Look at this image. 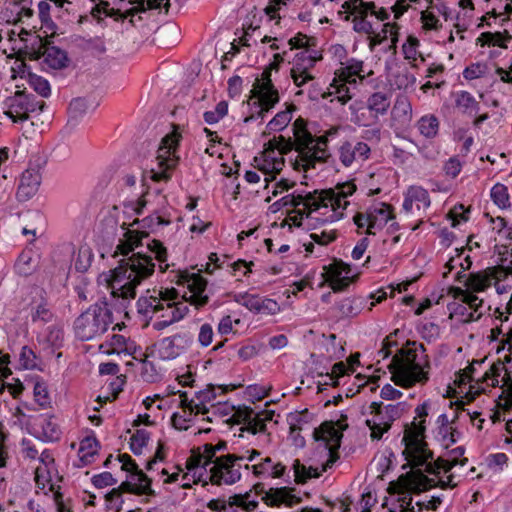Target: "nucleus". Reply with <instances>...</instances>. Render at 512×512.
<instances>
[{"mask_svg":"<svg viewBox=\"0 0 512 512\" xmlns=\"http://www.w3.org/2000/svg\"><path fill=\"white\" fill-rule=\"evenodd\" d=\"M356 190V184L350 180L326 190L288 194L280 198V202L287 212L293 209L300 219L307 217L320 223H332L343 219L350 204L348 197Z\"/></svg>","mask_w":512,"mask_h":512,"instance_id":"nucleus-1","label":"nucleus"},{"mask_svg":"<svg viewBox=\"0 0 512 512\" xmlns=\"http://www.w3.org/2000/svg\"><path fill=\"white\" fill-rule=\"evenodd\" d=\"M425 420H415L405 429L403 442L405 443L404 454L413 469H421L422 472L433 474L437 477L436 486L442 489L454 488L458 485L456 474L449 473L456 465L464 466L468 459L458 460L464 454L463 447H457L451 451L450 459L438 458L433 461L432 452L427 449L424 442Z\"/></svg>","mask_w":512,"mask_h":512,"instance_id":"nucleus-2","label":"nucleus"},{"mask_svg":"<svg viewBox=\"0 0 512 512\" xmlns=\"http://www.w3.org/2000/svg\"><path fill=\"white\" fill-rule=\"evenodd\" d=\"M154 271L155 263L149 255L138 252L121 260L106 278L111 295L122 299L135 298L136 288Z\"/></svg>","mask_w":512,"mask_h":512,"instance_id":"nucleus-3","label":"nucleus"},{"mask_svg":"<svg viewBox=\"0 0 512 512\" xmlns=\"http://www.w3.org/2000/svg\"><path fill=\"white\" fill-rule=\"evenodd\" d=\"M392 381L401 387L425 384L429 380L430 361L423 345L415 342L397 349L388 364Z\"/></svg>","mask_w":512,"mask_h":512,"instance_id":"nucleus-4","label":"nucleus"},{"mask_svg":"<svg viewBox=\"0 0 512 512\" xmlns=\"http://www.w3.org/2000/svg\"><path fill=\"white\" fill-rule=\"evenodd\" d=\"M293 135L297 143V156L293 162L295 170L307 172L316 168L317 164L334 163V158L328 150V140L338 134V127H331L324 135L313 137L306 129L303 119L298 118L293 123Z\"/></svg>","mask_w":512,"mask_h":512,"instance_id":"nucleus-5","label":"nucleus"},{"mask_svg":"<svg viewBox=\"0 0 512 512\" xmlns=\"http://www.w3.org/2000/svg\"><path fill=\"white\" fill-rule=\"evenodd\" d=\"M171 282H175L179 286H186L190 292L187 297L183 296L182 300H179V294L177 298L170 302H165V311L171 313L170 320H182L189 312V304L199 308L207 304L208 296L204 294L207 286L206 279L199 273H189L188 271H177Z\"/></svg>","mask_w":512,"mask_h":512,"instance_id":"nucleus-6","label":"nucleus"},{"mask_svg":"<svg viewBox=\"0 0 512 512\" xmlns=\"http://www.w3.org/2000/svg\"><path fill=\"white\" fill-rule=\"evenodd\" d=\"M315 439L321 442L324 449L328 451L329 459L322 466L321 471L312 466H305L299 459H295L292 464L295 482L304 484L311 478H318L323 472L330 468L338 459V449L340 447L342 433L331 423H323L314 432Z\"/></svg>","mask_w":512,"mask_h":512,"instance_id":"nucleus-7","label":"nucleus"},{"mask_svg":"<svg viewBox=\"0 0 512 512\" xmlns=\"http://www.w3.org/2000/svg\"><path fill=\"white\" fill-rule=\"evenodd\" d=\"M292 150L297 152L295 137L274 136L265 144L261 155L254 158L255 167L265 175V189H269L270 182L282 171L285 164L283 155Z\"/></svg>","mask_w":512,"mask_h":512,"instance_id":"nucleus-8","label":"nucleus"},{"mask_svg":"<svg viewBox=\"0 0 512 512\" xmlns=\"http://www.w3.org/2000/svg\"><path fill=\"white\" fill-rule=\"evenodd\" d=\"M261 452L256 449H246L239 453L221 454L216 463L206 472L209 481L218 486L233 485L241 479L243 462H254Z\"/></svg>","mask_w":512,"mask_h":512,"instance_id":"nucleus-9","label":"nucleus"},{"mask_svg":"<svg viewBox=\"0 0 512 512\" xmlns=\"http://www.w3.org/2000/svg\"><path fill=\"white\" fill-rule=\"evenodd\" d=\"M436 486L435 478H429L421 469H413L411 472L399 477L396 483H391L390 493H398L400 512H415L412 504L411 493H420Z\"/></svg>","mask_w":512,"mask_h":512,"instance_id":"nucleus-10","label":"nucleus"},{"mask_svg":"<svg viewBox=\"0 0 512 512\" xmlns=\"http://www.w3.org/2000/svg\"><path fill=\"white\" fill-rule=\"evenodd\" d=\"M182 135L177 126L162 138L157 151L158 170H151V179L154 182H167L171 179V172L176 168L179 162L177 155L178 147Z\"/></svg>","mask_w":512,"mask_h":512,"instance_id":"nucleus-11","label":"nucleus"},{"mask_svg":"<svg viewBox=\"0 0 512 512\" xmlns=\"http://www.w3.org/2000/svg\"><path fill=\"white\" fill-rule=\"evenodd\" d=\"M271 75L272 70L266 67L261 74V78L255 80L251 93L252 97L256 98L254 105L257 106L258 110L245 118L246 123L257 119L263 120L267 113L279 102V92L272 82Z\"/></svg>","mask_w":512,"mask_h":512,"instance_id":"nucleus-12","label":"nucleus"},{"mask_svg":"<svg viewBox=\"0 0 512 512\" xmlns=\"http://www.w3.org/2000/svg\"><path fill=\"white\" fill-rule=\"evenodd\" d=\"M394 207L380 202L353 216L358 234L376 235L391 220L395 219Z\"/></svg>","mask_w":512,"mask_h":512,"instance_id":"nucleus-13","label":"nucleus"},{"mask_svg":"<svg viewBox=\"0 0 512 512\" xmlns=\"http://www.w3.org/2000/svg\"><path fill=\"white\" fill-rule=\"evenodd\" d=\"M511 271L500 265L487 267L484 270L470 273L466 275L462 272H457L455 280L463 282L467 290L472 292H483L489 288L492 284L495 285L498 293H502L499 283L505 280Z\"/></svg>","mask_w":512,"mask_h":512,"instance_id":"nucleus-14","label":"nucleus"},{"mask_svg":"<svg viewBox=\"0 0 512 512\" xmlns=\"http://www.w3.org/2000/svg\"><path fill=\"white\" fill-rule=\"evenodd\" d=\"M8 109L5 114L14 122L22 123L29 119L31 113L42 112L46 106L43 100L25 91H16L7 100Z\"/></svg>","mask_w":512,"mask_h":512,"instance_id":"nucleus-15","label":"nucleus"},{"mask_svg":"<svg viewBox=\"0 0 512 512\" xmlns=\"http://www.w3.org/2000/svg\"><path fill=\"white\" fill-rule=\"evenodd\" d=\"M32 56L34 59H43V63L49 68L60 70L68 65L67 52L54 46L49 37L37 35L32 43Z\"/></svg>","mask_w":512,"mask_h":512,"instance_id":"nucleus-16","label":"nucleus"},{"mask_svg":"<svg viewBox=\"0 0 512 512\" xmlns=\"http://www.w3.org/2000/svg\"><path fill=\"white\" fill-rule=\"evenodd\" d=\"M208 508L217 512H257L258 501L252 496V491H249L230 496L228 500H211Z\"/></svg>","mask_w":512,"mask_h":512,"instance_id":"nucleus-17","label":"nucleus"},{"mask_svg":"<svg viewBox=\"0 0 512 512\" xmlns=\"http://www.w3.org/2000/svg\"><path fill=\"white\" fill-rule=\"evenodd\" d=\"M371 154L370 146L358 140H344L337 147V155L340 163L349 168L354 162H364Z\"/></svg>","mask_w":512,"mask_h":512,"instance_id":"nucleus-18","label":"nucleus"},{"mask_svg":"<svg viewBox=\"0 0 512 512\" xmlns=\"http://www.w3.org/2000/svg\"><path fill=\"white\" fill-rule=\"evenodd\" d=\"M351 266L342 260L335 259L332 263L324 266L323 277L325 282L334 292H342L352 282Z\"/></svg>","mask_w":512,"mask_h":512,"instance_id":"nucleus-19","label":"nucleus"},{"mask_svg":"<svg viewBox=\"0 0 512 512\" xmlns=\"http://www.w3.org/2000/svg\"><path fill=\"white\" fill-rule=\"evenodd\" d=\"M320 58L321 56H318L317 52H310L309 50H303L296 54L295 63L290 70V75L297 87H302L314 79L310 69L314 67Z\"/></svg>","mask_w":512,"mask_h":512,"instance_id":"nucleus-20","label":"nucleus"},{"mask_svg":"<svg viewBox=\"0 0 512 512\" xmlns=\"http://www.w3.org/2000/svg\"><path fill=\"white\" fill-rule=\"evenodd\" d=\"M178 291L175 288H162L157 295L149 297H140L137 301V310L144 316H152L160 311H164L165 302H170L177 298Z\"/></svg>","mask_w":512,"mask_h":512,"instance_id":"nucleus-21","label":"nucleus"},{"mask_svg":"<svg viewBox=\"0 0 512 512\" xmlns=\"http://www.w3.org/2000/svg\"><path fill=\"white\" fill-rule=\"evenodd\" d=\"M245 470H251L252 474L261 479H279L286 475V466L281 462H275L271 457H258L254 462L244 463Z\"/></svg>","mask_w":512,"mask_h":512,"instance_id":"nucleus-22","label":"nucleus"},{"mask_svg":"<svg viewBox=\"0 0 512 512\" xmlns=\"http://www.w3.org/2000/svg\"><path fill=\"white\" fill-rule=\"evenodd\" d=\"M193 343V336L177 334L162 339L157 346V354L161 360H173L184 353Z\"/></svg>","mask_w":512,"mask_h":512,"instance_id":"nucleus-23","label":"nucleus"},{"mask_svg":"<svg viewBox=\"0 0 512 512\" xmlns=\"http://www.w3.org/2000/svg\"><path fill=\"white\" fill-rule=\"evenodd\" d=\"M502 371H505V373L501 381L506 388L503 390L500 399L504 402L503 407L505 409H512V377L505 368L504 362H501L500 360L495 362L490 369L485 372L483 377L485 381H490V386L496 387L500 382L499 376Z\"/></svg>","mask_w":512,"mask_h":512,"instance_id":"nucleus-24","label":"nucleus"},{"mask_svg":"<svg viewBox=\"0 0 512 512\" xmlns=\"http://www.w3.org/2000/svg\"><path fill=\"white\" fill-rule=\"evenodd\" d=\"M376 5L374 2L359 0L352 16L353 30L362 34H373V23L369 18L373 17Z\"/></svg>","mask_w":512,"mask_h":512,"instance_id":"nucleus-25","label":"nucleus"},{"mask_svg":"<svg viewBox=\"0 0 512 512\" xmlns=\"http://www.w3.org/2000/svg\"><path fill=\"white\" fill-rule=\"evenodd\" d=\"M341 64L342 66L335 71L337 81L348 82L350 85H353V88H355L358 83L363 82L366 78V74H364V63L362 60L350 58L345 63ZM371 73L372 71H370L367 76Z\"/></svg>","mask_w":512,"mask_h":512,"instance_id":"nucleus-26","label":"nucleus"},{"mask_svg":"<svg viewBox=\"0 0 512 512\" xmlns=\"http://www.w3.org/2000/svg\"><path fill=\"white\" fill-rule=\"evenodd\" d=\"M138 222V219H135L132 223H128L126 221L122 222L121 228L125 232L123 234V239L119 241V244L116 247V254L126 256L136 247L142 245V239L146 238L148 234L146 232L130 229L131 226L137 224Z\"/></svg>","mask_w":512,"mask_h":512,"instance_id":"nucleus-27","label":"nucleus"},{"mask_svg":"<svg viewBox=\"0 0 512 512\" xmlns=\"http://www.w3.org/2000/svg\"><path fill=\"white\" fill-rule=\"evenodd\" d=\"M372 417L366 420V425L370 429L372 440H380L384 433L391 428L390 419L384 415L381 403L373 402L370 405Z\"/></svg>","mask_w":512,"mask_h":512,"instance_id":"nucleus-28","label":"nucleus"},{"mask_svg":"<svg viewBox=\"0 0 512 512\" xmlns=\"http://www.w3.org/2000/svg\"><path fill=\"white\" fill-rule=\"evenodd\" d=\"M41 183V175L35 169L25 170L19 181L17 189V199L19 201H27L31 199L38 191Z\"/></svg>","mask_w":512,"mask_h":512,"instance_id":"nucleus-29","label":"nucleus"},{"mask_svg":"<svg viewBox=\"0 0 512 512\" xmlns=\"http://www.w3.org/2000/svg\"><path fill=\"white\" fill-rule=\"evenodd\" d=\"M399 29L400 26L397 23L389 22L383 24L380 31H377V29L373 27V34H366L368 36L370 50L373 51L376 46L381 45L388 39L391 41L389 47L395 48L398 42Z\"/></svg>","mask_w":512,"mask_h":512,"instance_id":"nucleus-30","label":"nucleus"},{"mask_svg":"<svg viewBox=\"0 0 512 512\" xmlns=\"http://www.w3.org/2000/svg\"><path fill=\"white\" fill-rule=\"evenodd\" d=\"M261 500L268 506H292L300 502V498L294 495L293 489L289 487L269 488Z\"/></svg>","mask_w":512,"mask_h":512,"instance_id":"nucleus-31","label":"nucleus"},{"mask_svg":"<svg viewBox=\"0 0 512 512\" xmlns=\"http://www.w3.org/2000/svg\"><path fill=\"white\" fill-rule=\"evenodd\" d=\"M120 492H128L135 495L154 496L155 491L151 488V480L144 472H137L131 475V479L124 481L118 487Z\"/></svg>","mask_w":512,"mask_h":512,"instance_id":"nucleus-32","label":"nucleus"},{"mask_svg":"<svg viewBox=\"0 0 512 512\" xmlns=\"http://www.w3.org/2000/svg\"><path fill=\"white\" fill-rule=\"evenodd\" d=\"M245 306L250 310L262 315H275L280 311V305L274 299L260 296H249Z\"/></svg>","mask_w":512,"mask_h":512,"instance_id":"nucleus-33","label":"nucleus"},{"mask_svg":"<svg viewBox=\"0 0 512 512\" xmlns=\"http://www.w3.org/2000/svg\"><path fill=\"white\" fill-rule=\"evenodd\" d=\"M220 455L216 454L215 448L213 444L206 443L202 447L198 448V452H193L189 457L192 460V464L194 467L200 466L205 472H207V467L214 465L216 463V459H219Z\"/></svg>","mask_w":512,"mask_h":512,"instance_id":"nucleus-34","label":"nucleus"},{"mask_svg":"<svg viewBox=\"0 0 512 512\" xmlns=\"http://www.w3.org/2000/svg\"><path fill=\"white\" fill-rule=\"evenodd\" d=\"M39 436L45 441H57L61 436V429L54 416L44 415L39 418Z\"/></svg>","mask_w":512,"mask_h":512,"instance_id":"nucleus-35","label":"nucleus"},{"mask_svg":"<svg viewBox=\"0 0 512 512\" xmlns=\"http://www.w3.org/2000/svg\"><path fill=\"white\" fill-rule=\"evenodd\" d=\"M455 106L469 117L476 116L480 111V104L468 91H458L455 94Z\"/></svg>","mask_w":512,"mask_h":512,"instance_id":"nucleus-36","label":"nucleus"},{"mask_svg":"<svg viewBox=\"0 0 512 512\" xmlns=\"http://www.w3.org/2000/svg\"><path fill=\"white\" fill-rule=\"evenodd\" d=\"M366 106L375 118L384 116L390 108V97L384 92H374L368 97Z\"/></svg>","mask_w":512,"mask_h":512,"instance_id":"nucleus-37","label":"nucleus"},{"mask_svg":"<svg viewBox=\"0 0 512 512\" xmlns=\"http://www.w3.org/2000/svg\"><path fill=\"white\" fill-rule=\"evenodd\" d=\"M350 84L344 81H337L335 76L327 92L322 93V98L327 99L328 97L335 95V99L341 104L345 105L352 99V93L350 91Z\"/></svg>","mask_w":512,"mask_h":512,"instance_id":"nucleus-38","label":"nucleus"},{"mask_svg":"<svg viewBox=\"0 0 512 512\" xmlns=\"http://www.w3.org/2000/svg\"><path fill=\"white\" fill-rule=\"evenodd\" d=\"M392 118L401 123L407 124L412 119V105L406 95H398L392 108Z\"/></svg>","mask_w":512,"mask_h":512,"instance_id":"nucleus-39","label":"nucleus"},{"mask_svg":"<svg viewBox=\"0 0 512 512\" xmlns=\"http://www.w3.org/2000/svg\"><path fill=\"white\" fill-rule=\"evenodd\" d=\"M35 293L38 299L33 300L31 303L32 320H49L53 314L48 301L43 296L44 291L42 289H35Z\"/></svg>","mask_w":512,"mask_h":512,"instance_id":"nucleus-40","label":"nucleus"},{"mask_svg":"<svg viewBox=\"0 0 512 512\" xmlns=\"http://www.w3.org/2000/svg\"><path fill=\"white\" fill-rule=\"evenodd\" d=\"M440 122L434 114L423 115L416 123L419 133L426 139H433L438 135Z\"/></svg>","mask_w":512,"mask_h":512,"instance_id":"nucleus-41","label":"nucleus"},{"mask_svg":"<svg viewBox=\"0 0 512 512\" xmlns=\"http://www.w3.org/2000/svg\"><path fill=\"white\" fill-rule=\"evenodd\" d=\"M512 39V36L507 30L503 32H483L477 38V44L483 46H497L500 48H507V42Z\"/></svg>","mask_w":512,"mask_h":512,"instance_id":"nucleus-42","label":"nucleus"},{"mask_svg":"<svg viewBox=\"0 0 512 512\" xmlns=\"http://www.w3.org/2000/svg\"><path fill=\"white\" fill-rule=\"evenodd\" d=\"M112 312L105 301L97 302L84 311L77 320H111Z\"/></svg>","mask_w":512,"mask_h":512,"instance_id":"nucleus-43","label":"nucleus"},{"mask_svg":"<svg viewBox=\"0 0 512 512\" xmlns=\"http://www.w3.org/2000/svg\"><path fill=\"white\" fill-rule=\"evenodd\" d=\"M233 417L235 418L237 423H243L245 425L244 430L251 432L252 434H256L261 431V428H257V422L255 419L257 418V412L249 407H242L237 409Z\"/></svg>","mask_w":512,"mask_h":512,"instance_id":"nucleus-44","label":"nucleus"},{"mask_svg":"<svg viewBox=\"0 0 512 512\" xmlns=\"http://www.w3.org/2000/svg\"><path fill=\"white\" fill-rule=\"evenodd\" d=\"M295 109L294 104H289L286 106L285 110L278 112L267 124L269 132L285 129L292 120V112Z\"/></svg>","mask_w":512,"mask_h":512,"instance_id":"nucleus-45","label":"nucleus"},{"mask_svg":"<svg viewBox=\"0 0 512 512\" xmlns=\"http://www.w3.org/2000/svg\"><path fill=\"white\" fill-rule=\"evenodd\" d=\"M190 458L186 461L187 472L181 474L180 486L184 489L192 487V484H196L202 481L203 469L200 466L194 467Z\"/></svg>","mask_w":512,"mask_h":512,"instance_id":"nucleus-46","label":"nucleus"},{"mask_svg":"<svg viewBox=\"0 0 512 512\" xmlns=\"http://www.w3.org/2000/svg\"><path fill=\"white\" fill-rule=\"evenodd\" d=\"M35 269V263L33 260V253L31 250H24L18 256L14 270L20 276H28L33 273Z\"/></svg>","mask_w":512,"mask_h":512,"instance_id":"nucleus-47","label":"nucleus"},{"mask_svg":"<svg viewBox=\"0 0 512 512\" xmlns=\"http://www.w3.org/2000/svg\"><path fill=\"white\" fill-rule=\"evenodd\" d=\"M490 197L494 204L497 205L500 209L508 208L511 205L508 188L502 183H496L491 188Z\"/></svg>","mask_w":512,"mask_h":512,"instance_id":"nucleus-48","label":"nucleus"},{"mask_svg":"<svg viewBox=\"0 0 512 512\" xmlns=\"http://www.w3.org/2000/svg\"><path fill=\"white\" fill-rule=\"evenodd\" d=\"M510 14H512V0H508V2L505 4L503 8V11L497 12L495 8H493L491 11H488L482 17V21L485 22L486 25L491 26V19H493L494 22H496V20L500 18L499 25L504 26L505 23L508 22Z\"/></svg>","mask_w":512,"mask_h":512,"instance_id":"nucleus-49","label":"nucleus"},{"mask_svg":"<svg viewBox=\"0 0 512 512\" xmlns=\"http://www.w3.org/2000/svg\"><path fill=\"white\" fill-rule=\"evenodd\" d=\"M101 322H78L75 326V332L79 339L82 341L92 339L100 330L99 325ZM106 329L105 326L101 328L102 331Z\"/></svg>","mask_w":512,"mask_h":512,"instance_id":"nucleus-50","label":"nucleus"},{"mask_svg":"<svg viewBox=\"0 0 512 512\" xmlns=\"http://www.w3.org/2000/svg\"><path fill=\"white\" fill-rule=\"evenodd\" d=\"M56 476L55 466L48 465H39L35 469V480L38 486H42L43 488L46 484L51 485V489H53V478Z\"/></svg>","mask_w":512,"mask_h":512,"instance_id":"nucleus-51","label":"nucleus"},{"mask_svg":"<svg viewBox=\"0 0 512 512\" xmlns=\"http://www.w3.org/2000/svg\"><path fill=\"white\" fill-rule=\"evenodd\" d=\"M407 192L409 194V197L413 200L414 203H416L417 208L420 209L422 206L423 208H428L431 205V199L428 191L421 187V186H410L407 189Z\"/></svg>","mask_w":512,"mask_h":512,"instance_id":"nucleus-52","label":"nucleus"},{"mask_svg":"<svg viewBox=\"0 0 512 512\" xmlns=\"http://www.w3.org/2000/svg\"><path fill=\"white\" fill-rule=\"evenodd\" d=\"M148 249L155 255L156 260L160 263L159 268L161 272H165L169 264L162 265L167 261V249L159 240L153 239L147 244Z\"/></svg>","mask_w":512,"mask_h":512,"instance_id":"nucleus-53","label":"nucleus"},{"mask_svg":"<svg viewBox=\"0 0 512 512\" xmlns=\"http://www.w3.org/2000/svg\"><path fill=\"white\" fill-rule=\"evenodd\" d=\"M503 334V338L500 341V345L497 347V352L499 353L501 350H504L506 346H508V350L510 351L512 349V326L507 328V330L504 332L502 326L496 327L494 329H491L490 331V340L495 341L498 339L499 335Z\"/></svg>","mask_w":512,"mask_h":512,"instance_id":"nucleus-54","label":"nucleus"},{"mask_svg":"<svg viewBox=\"0 0 512 512\" xmlns=\"http://www.w3.org/2000/svg\"><path fill=\"white\" fill-rule=\"evenodd\" d=\"M503 334V338L500 341V345L497 347V352L499 353L501 350H504L506 346H508V350L510 351L512 349V326L507 328V330L504 332L502 326L496 327L494 329H491L490 331V340L495 341L498 339L499 335Z\"/></svg>","mask_w":512,"mask_h":512,"instance_id":"nucleus-55","label":"nucleus"},{"mask_svg":"<svg viewBox=\"0 0 512 512\" xmlns=\"http://www.w3.org/2000/svg\"><path fill=\"white\" fill-rule=\"evenodd\" d=\"M29 85L31 88L37 92L40 96L47 98L51 94V87L45 78L42 76H38L35 74L30 75L29 77Z\"/></svg>","mask_w":512,"mask_h":512,"instance_id":"nucleus-56","label":"nucleus"},{"mask_svg":"<svg viewBox=\"0 0 512 512\" xmlns=\"http://www.w3.org/2000/svg\"><path fill=\"white\" fill-rule=\"evenodd\" d=\"M215 399L214 390L209 388L206 390H202L196 393L195 403L196 414H206L209 412V409L206 407V404Z\"/></svg>","mask_w":512,"mask_h":512,"instance_id":"nucleus-57","label":"nucleus"},{"mask_svg":"<svg viewBox=\"0 0 512 512\" xmlns=\"http://www.w3.org/2000/svg\"><path fill=\"white\" fill-rule=\"evenodd\" d=\"M88 109L87 100L82 97L74 98L68 107V113L71 120L77 121Z\"/></svg>","mask_w":512,"mask_h":512,"instance_id":"nucleus-58","label":"nucleus"},{"mask_svg":"<svg viewBox=\"0 0 512 512\" xmlns=\"http://www.w3.org/2000/svg\"><path fill=\"white\" fill-rule=\"evenodd\" d=\"M141 365V377L144 381L153 383L159 380L160 372L152 361L147 360V356L141 360Z\"/></svg>","mask_w":512,"mask_h":512,"instance_id":"nucleus-59","label":"nucleus"},{"mask_svg":"<svg viewBox=\"0 0 512 512\" xmlns=\"http://www.w3.org/2000/svg\"><path fill=\"white\" fill-rule=\"evenodd\" d=\"M421 22L423 29L429 31H438L442 27L438 15H435L433 11L429 10L427 7L421 12Z\"/></svg>","mask_w":512,"mask_h":512,"instance_id":"nucleus-60","label":"nucleus"},{"mask_svg":"<svg viewBox=\"0 0 512 512\" xmlns=\"http://www.w3.org/2000/svg\"><path fill=\"white\" fill-rule=\"evenodd\" d=\"M130 447L134 454H140L149 440V432L145 429L137 430L130 439Z\"/></svg>","mask_w":512,"mask_h":512,"instance_id":"nucleus-61","label":"nucleus"},{"mask_svg":"<svg viewBox=\"0 0 512 512\" xmlns=\"http://www.w3.org/2000/svg\"><path fill=\"white\" fill-rule=\"evenodd\" d=\"M338 237L336 230H322L320 232H312L310 234L311 240L320 246H327L334 242Z\"/></svg>","mask_w":512,"mask_h":512,"instance_id":"nucleus-62","label":"nucleus"},{"mask_svg":"<svg viewBox=\"0 0 512 512\" xmlns=\"http://www.w3.org/2000/svg\"><path fill=\"white\" fill-rule=\"evenodd\" d=\"M105 498L109 509H112L115 512H119L122 509L124 501L119 488L112 489L106 494Z\"/></svg>","mask_w":512,"mask_h":512,"instance_id":"nucleus-63","label":"nucleus"},{"mask_svg":"<svg viewBox=\"0 0 512 512\" xmlns=\"http://www.w3.org/2000/svg\"><path fill=\"white\" fill-rule=\"evenodd\" d=\"M462 170V163L458 157L453 156L450 157L443 166V171L446 176L454 179L456 178Z\"/></svg>","mask_w":512,"mask_h":512,"instance_id":"nucleus-64","label":"nucleus"}]
</instances>
